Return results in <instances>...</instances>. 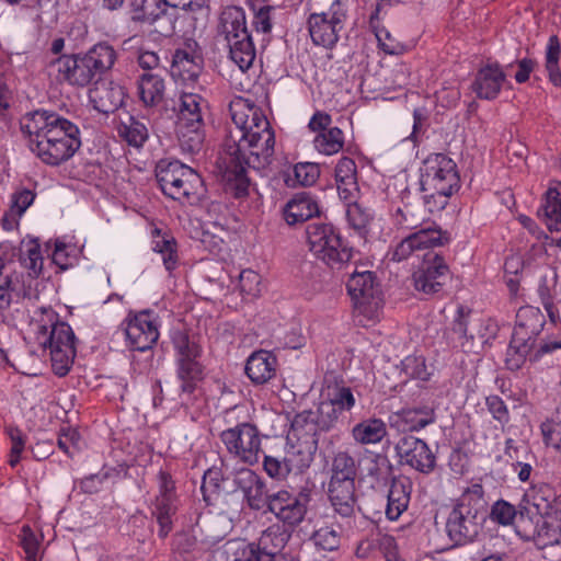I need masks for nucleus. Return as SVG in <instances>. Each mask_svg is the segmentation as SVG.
<instances>
[{"label":"nucleus","instance_id":"obj_26","mask_svg":"<svg viewBox=\"0 0 561 561\" xmlns=\"http://www.w3.org/2000/svg\"><path fill=\"white\" fill-rule=\"evenodd\" d=\"M321 399L327 400L337 412L345 416L356 403L353 390L343 380L325 378Z\"/></svg>","mask_w":561,"mask_h":561},{"label":"nucleus","instance_id":"obj_30","mask_svg":"<svg viewBox=\"0 0 561 561\" xmlns=\"http://www.w3.org/2000/svg\"><path fill=\"white\" fill-rule=\"evenodd\" d=\"M219 32L225 35L227 42L242 37V34H250L247 27L245 12L242 8L230 5L222 10L219 19Z\"/></svg>","mask_w":561,"mask_h":561},{"label":"nucleus","instance_id":"obj_19","mask_svg":"<svg viewBox=\"0 0 561 561\" xmlns=\"http://www.w3.org/2000/svg\"><path fill=\"white\" fill-rule=\"evenodd\" d=\"M287 439L294 442L285 451L287 462L295 473H301L308 469L313 461L318 450L319 438L309 433L296 431V424L291 422Z\"/></svg>","mask_w":561,"mask_h":561},{"label":"nucleus","instance_id":"obj_29","mask_svg":"<svg viewBox=\"0 0 561 561\" xmlns=\"http://www.w3.org/2000/svg\"><path fill=\"white\" fill-rule=\"evenodd\" d=\"M554 500L553 490L548 484L534 485L524 495L523 501L526 502L527 505L520 506L519 511L529 508V516L531 514L540 516L551 512L554 505H561V503H556Z\"/></svg>","mask_w":561,"mask_h":561},{"label":"nucleus","instance_id":"obj_48","mask_svg":"<svg viewBox=\"0 0 561 561\" xmlns=\"http://www.w3.org/2000/svg\"><path fill=\"white\" fill-rule=\"evenodd\" d=\"M561 47L559 38L553 35L549 38L546 51V69L549 75V80L554 87L561 85V70L559 68V58Z\"/></svg>","mask_w":561,"mask_h":561},{"label":"nucleus","instance_id":"obj_40","mask_svg":"<svg viewBox=\"0 0 561 561\" xmlns=\"http://www.w3.org/2000/svg\"><path fill=\"white\" fill-rule=\"evenodd\" d=\"M399 416L408 426L407 430L411 432L420 431L433 424L436 419L434 409L428 405L402 409Z\"/></svg>","mask_w":561,"mask_h":561},{"label":"nucleus","instance_id":"obj_8","mask_svg":"<svg viewBox=\"0 0 561 561\" xmlns=\"http://www.w3.org/2000/svg\"><path fill=\"white\" fill-rule=\"evenodd\" d=\"M265 145L266 138H262V140L255 142V146L240 147V151L236 150L234 152L232 148H225L229 157L225 171L226 191L236 198H243L249 194L250 179L247 175V169L260 171L266 169L272 163L274 152H271L265 162L261 159L260 163L256 160L253 162L255 153L260 156V152L265 149Z\"/></svg>","mask_w":561,"mask_h":561},{"label":"nucleus","instance_id":"obj_62","mask_svg":"<svg viewBox=\"0 0 561 561\" xmlns=\"http://www.w3.org/2000/svg\"><path fill=\"white\" fill-rule=\"evenodd\" d=\"M314 543L325 551H333L340 546V536L331 527H322L313 534Z\"/></svg>","mask_w":561,"mask_h":561},{"label":"nucleus","instance_id":"obj_28","mask_svg":"<svg viewBox=\"0 0 561 561\" xmlns=\"http://www.w3.org/2000/svg\"><path fill=\"white\" fill-rule=\"evenodd\" d=\"M411 484L407 479L392 478L387 495L386 516L397 520L408 508L410 502Z\"/></svg>","mask_w":561,"mask_h":561},{"label":"nucleus","instance_id":"obj_7","mask_svg":"<svg viewBox=\"0 0 561 561\" xmlns=\"http://www.w3.org/2000/svg\"><path fill=\"white\" fill-rule=\"evenodd\" d=\"M311 252L331 270L342 271L350 266L354 250L331 224L311 222L306 229Z\"/></svg>","mask_w":561,"mask_h":561},{"label":"nucleus","instance_id":"obj_63","mask_svg":"<svg viewBox=\"0 0 561 561\" xmlns=\"http://www.w3.org/2000/svg\"><path fill=\"white\" fill-rule=\"evenodd\" d=\"M405 375L426 381L430 379L431 373L427 370L425 359L423 357H407L402 362Z\"/></svg>","mask_w":561,"mask_h":561},{"label":"nucleus","instance_id":"obj_22","mask_svg":"<svg viewBox=\"0 0 561 561\" xmlns=\"http://www.w3.org/2000/svg\"><path fill=\"white\" fill-rule=\"evenodd\" d=\"M320 210L316 199L308 193H298L287 202L284 207L283 216L289 226L302 224L314 216H319Z\"/></svg>","mask_w":561,"mask_h":561},{"label":"nucleus","instance_id":"obj_21","mask_svg":"<svg viewBox=\"0 0 561 561\" xmlns=\"http://www.w3.org/2000/svg\"><path fill=\"white\" fill-rule=\"evenodd\" d=\"M15 256H19L22 264L28 271V275L32 277H38L43 271V256L41 253V247L32 240L26 244V256H23L20 247H15L10 241H2V267L5 262L12 261Z\"/></svg>","mask_w":561,"mask_h":561},{"label":"nucleus","instance_id":"obj_60","mask_svg":"<svg viewBox=\"0 0 561 561\" xmlns=\"http://www.w3.org/2000/svg\"><path fill=\"white\" fill-rule=\"evenodd\" d=\"M7 434L11 442L9 463L11 467H15L19 463L21 454L25 448L26 436L20 430L14 427H8Z\"/></svg>","mask_w":561,"mask_h":561},{"label":"nucleus","instance_id":"obj_37","mask_svg":"<svg viewBox=\"0 0 561 561\" xmlns=\"http://www.w3.org/2000/svg\"><path fill=\"white\" fill-rule=\"evenodd\" d=\"M229 46L230 59L239 67L241 71H247L255 59V47L251 34H242L241 38L227 42Z\"/></svg>","mask_w":561,"mask_h":561},{"label":"nucleus","instance_id":"obj_17","mask_svg":"<svg viewBox=\"0 0 561 561\" xmlns=\"http://www.w3.org/2000/svg\"><path fill=\"white\" fill-rule=\"evenodd\" d=\"M396 451L402 465L428 474L436 467V457L428 445L421 438L403 435L396 444Z\"/></svg>","mask_w":561,"mask_h":561},{"label":"nucleus","instance_id":"obj_41","mask_svg":"<svg viewBox=\"0 0 561 561\" xmlns=\"http://www.w3.org/2000/svg\"><path fill=\"white\" fill-rule=\"evenodd\" d=\"M176 133L183 151L197 153L202 150L205 140L204 125L198 127L176 125Z\"/></svg>","mask_w":561,"mask_h":561},{"label":"nucleus","instance_id":"obj_44","mask_svg":"<svg viewBox=\"0 0 561 561\" xmlns=\"http://www.w3.org/2000/svg\"><path fill=\"white\" fill-rule=\"evenodd\" d=\"M331 471L330 481H355L357 469L354 458L346 451L337 453L333 458Z\"/></svg>","mask_w":561,"mask_h":561},{"label":"nucleus","instance_id":"obj_20","mask_svg":"<svg viewBox=\"0 0 561 561\" xmlns=\"http://www.w3.org/2000/svg\"><path fill=\"white\" fill-rule=\"evenodd\" d=\"M505 79L506 75L499 64H489L477 72L471 88L479 99L494 100Z\"/></svg>","mask_w":561,"mask_h":561},{"label":"nucleus","instance_id":"obj_6","mask_svg":"<svg viewBox=\"0 0 561 561\" xmlns=\"http://www.w3.org/2000/svg\"><path fill=\"white\" fill-rule=\"evenodd\" d=\"M156 178L163 194L174 201L195 204L205 194L202 176L180 161H160Z\"/></svg>","mask_w":561,"mask_h":561},{"label":"nucleus","instance_id":"obj_42","mask_svg":"<svg viewBox=\"0 0 561 561\" xmlns=\"http://www.w3.org/2000/svg\"><path fill=\"white\" fill-rule=\"evenodd\" d=\"M118 133L128 145L136 148L141 147L149 136L147 126L134 116H128L127 122L121 123Z\"/></svg>","mask_w":561,"mask_h":561},{"label":"nucleus","instance_id":"obj_24","mask_svg":"<svg viewBox=\"0 0 561 561\" xmlns=\"http://www.w3.org/2000/svg\"><path fill=\"white\" fill-rule=\"evenodd\" d=\"M276 357L268 351H257L250 355L244 371L255 385H263L276 374Z\"/></svg>","mask_w":561,"mask_h":561},{"label":"nucleus","instance_id":"obj_51","mask_svg":"<svg viewBox=\"0 0 561 561\" xmlns=\"http://www.w3.org/2000/svg\"><path fill=\"white\" fill-rule=\"evenodd\" d=\"M233 561H278L273 554L263 550L256 541H241L233 553Z\"/></svg>","mask_w":561,"mask_h":561},{"label":"nucleus","instance_id":"obj_43","mask_svg":"<svg viewBox=\"0 0 561 561\" xmlns=\"http://www.w3.org/2000/svg\"><path fill=\"white\" fill-rule=\"evenodd\" d=\"M316 149L324 154H334L344 146V135L339 127H331L318 134L313 140Z\"/></svg>","mask_w":561,"mask_h":561},{"label":"nucleus","instance_id":"obj_59","mask_svg":"<svg viewBox=\"0 0 561 561\" xmlns=\"http://www.w3.org/2000/svg\"><path fill=\"white\" fill-rule=\"evenodd\" d=\"M294 173L300 185L310 186L319 179L320 167L313 162H299L294 167Z\"/></svg>","mask_w":561,"mask_h":561},{"label":"nucleus","instance_id":"obj_15","mask_svg":"<svg viewBox=\"0 0 561 561\" xmlns=\"http://www.w3.org/2000/svg\"><path fill=\"white\" fill-rule=\"evenodd\" d=\"M344 417L331 403L321 399L316 411L305 410L297 413L291 422L296 424V431L309 433L319 438L320 433L336 428Z\"/></svg>","mask_w":561,"mask_h":561},{"label":"nucleus","instance_id":"obj_16","mask_svg":"<svg viewBox=\"0 0 561 561\" xmlns=\"http://www.w3.org/2000/svg\"><path fill=\"white\" fill-rule=\"evenodd\" d=\"M448 272L444 257L435 251H428L424 254L422 265L413 273L414 287L424 294H436L445 285Z\"/></svg>","mask_w":561,"mask_h":561},{"label":"nucleus","instance_id":"obj_47","mask_svg":"<svg viewBox=\"0 0 561 561\" xmlns=\"http://www.w3.org/2000/svg\"><path fill=\"white\" fill-rule=\"evenodd\" d=\"M385 4L390 5V0H379L376 3V8L369 18V25L373 28V31L375 32L376 37L378 38L382 50L390 55H397V54L401 53V47L399 45H391V44H387V43L382 42L383 35H385L386 39H390L391 36L387 30H385L383 27L380 28L378 25L379 20H380V13H381V10Z\"/></svg>","mask_w":561,"mask_h":561},{"label":"nucleus","instance_id":"obj_1","mask_svg":"<svg viewBox=\"0 0 561 561\" xmlns=\"http://www.w3.org/2000/svg\"><path fill=\"white\" fill-rule=\"evenodd\" d=\"M20 128L28 137V146L45 164L59 165L81 147L79 127L56 112L36 110L27 113Z\"/></svg>","mask_w":561,"mask_h":561},{"label":"nucleus","instance_id":"obj_27","mask_svg":"<svg viewBox=\"0 0 561 561\" xmlns=\"http://www.w3.org/2000/svg\"><path fill=\"white\" fill-rule=\"evenodd\" d=\"M293 533V528L277 522L265 528L256 542L263 550L273 554L274 559L282 560V557H284L282 551L291 539Z\"/></svg>","mask_w":561,"mask_h":561},{"label":"nucleus","instance_id":"obj_36","mask_svg":"<svg viewBox=\"0 0 561 561\" xmlns=\"http://www.w3.org/2000/svg\"><path fill=\"white\" fill-rule=\"evenodd\" d=\"M39 334L45 336L44 341H39L44 347H49V350L55 348H76L75 341L76 336L71 329V327L66 322H58L51 327L49 334L45 325L39 328Z\"/></svg>","mask_w":561,"mask_h":561},{"label":"nucleus","instance_id":"obj_39","mask_svg":"<svg viewBox=\"0 0 561 561\" xmlns=\"http://www.w3.org/2000/svg\"><path fill=\"white\" fill-rule=\"evenodd\" d=\"M353 437L360 444H376L387 434L386 424L379 419H368L353 427Z\"/></svg>","mask_w":561,"mask_h":561},{"label":"nucleus","instance_id":"obj_12","mask_svg":"<svg viewBox=\"0 0 561 561\" xmlns=\"http://www.w3.org/2000/svg\"><path fill=\"white\" fill-rule=\"evenodd\" d=\"M310 501L311 496L308 489L298 492L279 490L272 493L270 513L274 514L278 523L295 530L304 522Z\"/></svg>","mask_w":561,"mask_h":561},{"label":"nucleus","instance_id":"obj_46","mask_svg":"<svg viewBox=\"0 0 561 561\" xmlns=\"http://www.w3.org/2000/svg\"><path fill=\"white\" fill-rule=\"evenodd\" d=\"M220 466H211L204 472L201 491L203 493L204 501L209 503L213 494H218L220 491V484L225 481L222 467L226 466L224 459H219Z\"/></svg>","mask_w":561,"mask_h":561},{"label":"nucleus","instance_id":"obj_10","mask_svg":"<svg viewBox=\"0 0 561 561\" xmlns=\"http://www.w3.org/2000/svg\"><path fill=\"white\" fill-rule=\"evenodd\" d=\"M346 287L359 313L371 318L381 308V290L373 272H358L354 268L350 273Z\"/></svg>","mask_w":561,"mask_h":561},{"label":"nucleus","instance_id":"obj_61","mask_svg":"<svg viewBox=\"0 0 561 561\" xmlns=\"http://www.w3.org/2000/svg\"><path fill=\"white\" fill-rule=\"evenodd\" d=\"M175 15L168 11L167 7L158 11V16L154 20L153 31L161 36L170 37L175 33Z\"/></svg>","mask_w":561,"mask_h":561},{"label":"nucleus","instance_id":"obj_55","mask_svg":"<svg viewBox=\"0 0 561 561\" xmlns=\"http://www.w3.org/2000/svg\"><path fill=\"white\" fill-rule=\"evenodd\" d=\"M346 217L350 225L358 232H362L367 230L373 220V213L359 203H352L347 206Z\"/></svg>","mask_w":561,"mask_h":561},{"label":"nucleus","instance_id":"obj_58","mask_svg":"<svg viewBox=\"0 0 561 561\" xmlns=\"http://www.w3.org/2000/svg\"><path fill=\"white\" fill-rule=\"evenodd\" d=\"M263 468L265 472L274 479L283 480L290 472H294L293 468L289 467L286 457L283 458L274 456H265L263 461Z\"/></svg>","mask_w":561,"mask_h":561},{"label":"nucleus","instance_id":"obj_14","mask_svg":"<svg viewBox=\"0 0 561 561\" xmlns=\"http://www.w3.org/2000/svg\"><path fill=\"white\" fill-rule=\"evenodd\" d=\"M220 437L230 454L240 457L244 462L254 463L257 461L261 439L256 426L250 423H241L224 431Z\"/></svg>","mask_w":561,"mask_h":561},{"label":"nucleus","instance_id":"obj_25","mask_svg":"<svg viewBox=\"0 0 561 561\" xmlns=\"http://www.w3.org/2000/svg\"><path fill=\"white\" fill-rule=\"evenodd\" d=\"M329 500L334 511L342 517H351L356 504L355 481H330Z\"/></svg>","mask_w":561,"mask_h":561},{"label":"nucleus","instance_id":"obj_11","mask_svg":"<svg viewBox=\"0 0 561 561\" xmlns=\"http://www.w3.org/2000/svg\"><path fill=\"white\" fill-rule=\"evenodd\" d=\"M345 20L346 10L341 0H335L328 12L312 13L308 19L312 42L316 45L332 48L339 41Z\"/></svg>","mask_w":561,"mask_h":561},{"label":"nucleus","instance_id":"obj_38","mask_svg":"<svg viewBox=\"0 0 561 561\" xmlns=\"http://www.w3.org/2000/svg\"><path fill=\"white\" fill-rule=\"evenodd\" d=\"M176 363L181 391L191 394L196 389L197 382L203 379L204 367L198 358L176 359Z\"/></svg>","mask_w":561,"mask_h":561},{"label":"nucleus","instance_id":"obj_49","mask_svg":"<svg viewBox=\"0 0 561 561\" xmlns=\"http://www.w3.org/2000/svg\"><path fill=\"white\" fill-rule=\"evenodd\" d=\"M416 249L440 247L449 242V233L432 227L420 229L411 234Z\"/></svg>","mask_w":561,"mask_h":561},{"label":"nucleus","instance_id":"obj_32","mask_svg":"<svg viewBox=\"0 0 561 561\" xmlns=\"http://www.w3.org/2000/svg\"><path fill=\"white\" fill-rule=\"evenodd\" d=\"M164 79L158 73L146 72L138 79V95L145 106H156L163 101Z\"/></svg>","mask_w":561,"mask_h":561},{"label":"nucleus","instance_id":"obj_31","mask_svg":"<svg viewBox=\"0 0 561 561\" xmlns=\"http://www.w3.org/2000/svg\"><path fill=\"white\" fill-rule=\"evenodd\" d=\"M550 231L561 229V182H553L545 195V204L538 209Z\"/></svg>","mask_w":561,"mask_h":561},{"label":"nucleus","instance_id":"obj_35","mask_svg":"<svg viewBox=\"0 0 561 561\" xmlns=\"http://www.w3.org/2000/svg\"><path fill=\"white\" fill-rule=\"evenodd\" d=\"M203 98L195 93H184L180 99L178 125L201 126L204 125L202 104Z\"/></svg>","mask_w":561,"mask_h":561},{"label":"nucleus","instance_id":"obj_56","mask_svg":"<svg viewBox=\"0 0 561 561\" xmlns=\"http://www.w3.org/2000/svg\"><path fill=\"white\" fill-rule=\"evenodd\" d=\"M518 516L519 510L517 511L514 505L504 500L496 501L490 513L491 519L503 526L512 525L515 519L518 523Z\"/></svg>","mask_w":561,"mask_h":561},{"label":"nucleus","instance_id":"obj_54","mask_svg":"<svg viewBox=\"0 0 561 561\" xmlns=\"http://www.w3.org/2000/svg\"><path fill=\"white\" fill-rule=\"evenodd\" d=\"M172 342L176 351V359H191L198 358L202 350L197 343L190 340V336L184 332H176Z\"/></svg>","mask_w":561,"mask_h":561},{"label":"nucleus","instance_id":"obj_50","mask_svg":"<svg viewBox=\"0 0 561 561\" xmlns=\"http://www.w3.org/2000/svg\"><path fill=\"white\" fill-rule=\"evenodd\" d=\"M368 476L374 479L378 486H386L391 482V479L394 477L392 476V463L388 457L376 455L368 467Z\"/></svg>","mask_w":561,"mask_h":561},{"label":"nucleus","instance_id":"obj_2","mask_svg":"<svg viewBox=\"0 0 561 561\" xmlns=\"http://www.w3.org/2000/svg\"><path fill=\"white\" fill-rule=\"evenodd\" d=\"M116 59L115 48L107 42H100L84 54L60 55L49 62V67L69 84L87 87L101 81Z\"/></svg>","mask_w":561,"mask_h":561},{"label":"nucleus","instance_id":"obj_13","mask_svg":"<svg viewBox=\"0 0 561 561\" xmlns=\"http://www.w3.org/2000/svg\"><path fill=\"white\" fill-rule=\"evenodd\" d=\"M122 327L128 345L134 351L150 350L159 339L158 324L150 310L129 312Z\"/></svg>","mask_w":561,"mask_h":561},{"label":"nucleus","instance_id":"obj_45","mask_svg":"<svg viewBox=\"0 0 561 561\" xmlns=\"http://www.w3.org/2000/svg\"><path fill=\"white\" fill-rule=\"evenodd\" d=\"M243 497L247 505L252 511L270 512V503H272V493L266 489L265 482L262 478L250 488Z\"/></svg>","mask_w":561,"mask_h":561},{"label":"nucleus","instance_id":"obj_52","mask_svg":"<svg viewBox=\"0 0 561 561\" xmlns=\"http://www.w3.org/2000/svg\"><path fill=\"white\" fill-rule=\"evenodd\" d=\"M76 356V348H55L50 351V360L53 371L59 376H66L73 364V359Z\"/></svg>","mask_w":561,"mask_h":561},{"label":"nucleus","instance_id":"obj_5","mask_svg":"<svg viewBox=\"0 0 561 561\" xmlns=\"http://www.w3.org/2000/svg\"><path fill=\"white\" fill-rule=\"evenodd\" d=\"M545 325V317L539 309L524 307L517 311L516 324L506 353V367L510 370L519 369L526 358L535 362V355L539 347L534 351L537 336Z\"/></svg>","mask_w":561,"mask_h":561},{"label":"nucleus","instance_id":"obj_4","mask_svg":"<svg viewBox=\"0 0 561 561\" xmlns=\"http://www.w3.org/2000/svg\"><path fill=\"white\" fill-rule=\"evenodd\" d=\"M231 117L234 128L229 130L224 147L232 148L236 152V150L240 151V146H255L257 140L266 138L265 149L260 152V156L255 153L253 158V162L256 160L260 163V159L265 162L271 152H274L275 146V134L266 116L257 107L249 106L243 110H232Z\"/></svg>","mask_w":561,"mask_h":561},{"label":"nucleus","instance_id":"obj_9","mask_svg":"<svg viewBox=\"0 0 561 561\" xmlns=\"http://www.w3.org/2000/svg\"><path fill=\"white\" fill-rule=\"evenodd\" d=\"M421 191L454 194L460 187L457 164L444 153L428 156L421 168Z\"/></svg>","mask_w":561,"mask_h":561},{"label":"nucleus","instance_id":"obj_53","mask_svg":"<svg viewBox=\"0 0 561 561\" xmlns=\"http://www.w3.org/2000/svg\"><path fill=\"white\" fill-rule=\"evenodd\" d=\"M172 342L176 351V359H191L198 358L202 350L197 343L190 340V336L184 332H176Z\"/></svg>","mask_w":561,"mask_h":561},{"label":"nucleus","instance_id":"obj_57","mask_svg":"<svg viewBox=\"0 0 561 561\" xmlns=\"http://www.w3.org/2000/svg\"><path fill=\"white\" fill-rule=\"evenodd\" d=\"M543 443L561 453V422L552 415L540 425Z\"/></svg>","mask_w":561,"mask_h":561},{"label":"nucleus","instance_id":"obj_64","mask_svg":"<svg viewBox=\"0 0 561 561\" xmlns=\"http://www.w3.org/2000/svg\"><path fill=\"white\" fill-rule=\"evenodd\" d=\"M154 250L161 254L167 271H173L178 263L175 240L163 239L161 242H157Z\"/></svg>","mask_w":561,"mask_h":561},{"label":"nucleus","instance_id":"obj_34","mask_svg":"<svg viewBox=\"0 0 561 561\" xmlns=\"http://www.w3.org/2000/svg\"><path fill=\"white\" fill-rule=\"evenodd\" d=\"M203 98L195 93H184L180 99L178 125L201 126L204 125L202 104Z\"/></svg>","mask_w":561,"mask_h":561},{"label":"nucleus","instance_id":"obj_33","mask_svg":"<svg viewBox=\"0 0 561 561\" xmlns=\"http://www.w3.org/2000/svg\"><path fill=\"white\" fill-rule=\"evenodd\" d=\"M35 193L28 188H20L12 194L9 210L2 216V229L13 230L19 227V219L32 205Z\"/></svg>","mask_w":561,"mask_h":561},{"label":"nucleus","instance_id":"obj_3","mask_svg":"<svg viewBox=\"0 0 561 561\" xmlns=\"http://www.w3.org/2000/svg\"><path fill=\"white\" fill-rule=\"evenodd\" d=\"M484 518L483 488L476 483L461 494L447 516L445 530L453 542L450 548L473 542Z\"/></svg>","mask_w":561,"mask_h":561},{"label":"nucleus","instance_id":"obj_18","mask_svg":"<svg viewBox=\"0 0 561 561\" xmlns=\"http://www.w3.org/2000/svg\"><path fill=\"white\" fill-rule=\"evenodd\" d=\"M159 494L154 500V512L160 526L159 536L164 538L172 529V515L176 512L175 482L172 476L160 470L158 476Z\"/></svg>","mask_w":561,"mask_h":561},{"label":"nucleus","instance_id":"obj_23","mask_svg":"<svg viewBox=\"0 0 561 561\" xmlns=\"http://www.w3.org/2000/svg\"><path fill=\"white\" fill-rule=\"evenodd\" d=\"M94 84L95 88L90 91V98L96 111L110 114L123 105L125 92L121 85L100 81Z\"/></svg>","mask_w":561,"mask_h":561}]
</instances>
